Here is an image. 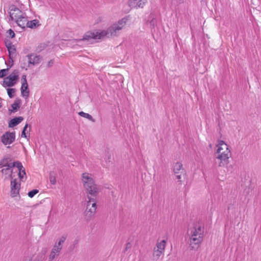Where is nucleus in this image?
<instances>
[{
  "instance_id": "obj_48",
  "label": "nucleus",
  "mask_w": 261,
  "mask_h": 261,
  "mask_svg": "<svg viewBox=\"0 0 261 261\" xmlns=\"http://www.w3.org/2000/svg\"><path fill=\"white\" fill-rule=\"evenodd\" d=\"M178 182H179V184H181V180H178Z\"/></svg>"
},
{
  "instance_id": "obj_11",
  "label": "nucleus",
  "mask_w": 261,
  "mask_h": 261,
  "mask_svg": "<svg viewBox=\"0 0 261 261\" xmlns=\"http://www.w3.org/2000/svg\"><path fill=\"white\" fill-rule=\"evenodd\" d=\"M15 17V21L18 26L21 27L23 30H24L25 27H27V22L28 21L27 17L22 15H14Z\"/></svg>"
},
{
  "instance_id": "obj_18",
  "label": "nucleus",
  "mask_w": 261,
  "mask_h": 261,
  "mask_svg": "<svg viewBox=\"0 0 261 261\" xmlns=\"http://www.w3.org/2000/svg\"><path fill=\"white\" fill-rule=\"evenodd\" d=\"M67 237L66 236H61L58 240L54 244V246L56 248H58L59 249L62 250L63 244L65 242L66 240Z\"/></svg>"
},
{
  "instance_id": "obj_22",
  "label": "nucleus",
  "mask_w": 261,
  "mask_h": 261,
  "mask_svg": "<svg viewBox=\"0 0 261 261\" xmlns=\"http://www.w3.org/2000/svg\"><path fill=\"white\" fill-rule=\"evenodd\" d=\"M184 170V169L182 168V165L181 163L177 162L175 164L173 169V171L175 174H179L180 171H181V173H182Z\"/></svg>"
},
{
  "instance_id": "obj_19",
  "label": "nucleus",
  "mask_w": 261,
  "mask_h": 261,
  "mask_svg": "<svg viewBox=\"0 0 261 261\" xmlns=\"http://www.w3.org/2000/svg\"><path fill=\"white\" fill-rule=\"evenodd\" d=\"M8 50L9 52V57L10 60H11V63L13 64L14 61L13 58L16 56V49L14 45L12 46V47H8Z\"/></svg>"
},
{
  "instance_id": "obj_27",
  "label": "nucleus",
  "mask_w": 261,
  "mask_h": 261,
  "mask_svg": "<svg viewBox=\"0 0 261 261\" xmlns=\"http://www.w3.org/2000/svg\"><path fill=\"white\" fill-rule=\"evenodd\" d=\"M56 173L54 171H50L49 172V181L52 185L56 184Z\"/></svg>"
},
{
  "instance_id": "obj_36",
  "label": "nucleus",
  "mask_w": 261,
  "mask_h": 261,
  "mask_svg": "<svg viewBox=\"0 0 261 261\" xmlns=\"http://www.w3.org/2000/svg\"><path fill=\"white\" fill-rule=\"evenodd\" d=\"M5 44H6V47L7 48H8V47H9V48H10V47H12V46L14 45H12V42L10 40H8L6 41H5Z\"/></svg>"
},
{
  "instance_id": "obj_38",
  "label": "nucleus",
  "mask_w": 261,
  "mask_h": 261,
  "mask_svg": "<svg viewBox=\"0 0 261 261\" xmlns=\"http://www.w3.org/2000/svg\"><path fill=\"white\" fill-rule=\"evenodd\" d=\"M132 247V244H130V242H128V243H127L126 244V246H125V249H124V252L127 251L128 249H130Z\"/></svg>"
},
{
  "instance_id": "obj_23",
  "label": "nucleus",
  "mask_w": 261,
  "mask_h": 261,
  "mask_svg": "<svg viewBox=\"0 0 261 261\" xmlns=\"http://www.w3.org/2000/svg\"><path fill=\"white\" fill-rule=\"evenodd\" d=\"M164 251L159 250L156 248H154L153 256L154 259H158L161 255L163 254Z\"/></svg>"
},
{
  "instance_id": "obj_42",
  "label": "nucleus",
  "mask_w": 261,
  "mask_h": 261,
  "mask_svg": "<svg viewBox=\"0 0 261 261\" xmlns=\"http://www.w3.org/2000/svg\"><path fill=\"white\" fill-rule=\"evenodd\" d=\"M21 136V137L27 138V136L26 135L25 132H24L22 131Z\"/></svg>"
},
{
  "instance_id": "obj_9",
  "label": "nucleus",
  "mask_w": 261,
  "mask_h": 261,
  "mask_svg": "<svg viewBox=\"0 0 261 261\" xmlns=\"http://www.w3.org/2000/svg\"><path fill=\"white\" fill-rule=\"evenodd\" d=\"M12 161V159L11 156L8 155L5 156L3 159H2L0 161V168L8 167H14L16 164V161L14 162H11Z\"/></svg>"
},
{
  "instance_id": "obj_6",
  "label": "nucleus",
  "mask_w": 261,
  "mask_h": 261,
  "mask_svg": "<svg viewBox=\"0 0 261 261\" xmlns=\"http://www.w3.org/2000/svg\"><path fill=\"white\" fill-rule=\"evenodd\" d=\"M203 237L201 236L197 237H191L189 238V248L190 250H197L199 247L200 245L202 242Z\"/></svg>"
},
{
  "instance_id": "obj_10",
  "label": "nucleus",
  "mask_w": 261,
  "mask_h": 261,
  "mask_svg": "<svg viewBox=\"0 0 261 261\" xmlns=\"http://www.w3.org/2000/svg\"><path fill=\"white\" fill-rule=\"evenodd\" d=\"M15 167L17 168L19 170L18 176L20 180L24 181L27 179L26 172L25 168L23 167L21 163L19 161H16Z\"/></svg>"
},
{
  "instance_id": "obj_2",
  "label": "nucleus",
  "mask_w": 261,
  "mask_h": 261,
  "mask_svg": "<svg viewBox=\"0 0 261 261\" xmlns=\"http://www.w3.org/2000/svg\"><path fill=\"white\" fill-rule=\"evenodd\" d=\"M82 181L87 198L96 199V197L100 191V188L95 184L91 175L87 172L83 173L82 175Z\"/></svg>"
},
{
  "instance_id": "obj_20",
  "label": "nucleus",
  "mask_w": 261,
  "mask_h": 261,
  "mask_svg": "<svg viewBox=\"0 0 261 261\" xmlns=\"http://www.w3.org/2000/svg\"><path fill=\"white\" fill-rule=\"evenodd\" d=\"M41 24L39 23V21L37 19H34L31 21H28L27 22V28L31 29H36Z\"/></svg>"
},
{
  "instance_id": "obj_14",
  "label": "nucleus",
  "mask_w": 261,
  "mask_h": 261,
  "mask_svg": "<svg viewBox=\"0 0 261 261\" xmlns=\"http://www.w3.org/2000/svg\"><path fill=\"white\" fill-rule=\"evenodd\" d=\"M28 62L30 64L36 65L40 62L41 57L39 55L34 56L33 54L28 55Z\"/></svg>"
},
{
  "instance_id": "obj_13",
  "label": "nucleus",
  "mask_w": 261,
  "mask_h": 261,
  "mask_svg": "<svg viewBox=\"0 0 261 261\" xmlns=\"http://www.w3.org/2000/svg\"><path fill=\"white\" fill-rule=\"evenodd\" d=\"M147 0H128V4L131 8H143Z\"/></svg>"
},
{
  "instance_id": "obj_17",
  "label": "nucleus",
  "mask_w": 261,
  "mask_h": 261,
  "mask_svg": "<svg viewBox=\"0 0 261 261\" xmlns=\"http://www.w3.org/2000/svg\"><path fill=\"white\" fill-rule=\"evenodd\" d=\"M21 95L27 98L29 96L30 91L28 88V84L22 83L20 88Z\"/></svg>"
},
{
  "instance_id": "obj_46",
  "label": "nucleus",
  "mask_w": 261,
  "mask_h": 261,
  "mask_svg": "<svg viewBox=\"0 0 261 261\" xmlns=\"http://www.w3.org/2000/svg\"><path fill=\"white\" fill-rule=\"evenodd\" d=\"M108 160H109V162H110V156H109L108 157Z\"/></svg>"
},
{
  "instance_id": "obj_28",
  "label": "nucleus",
  "mask_w": 261,
  "mask_h": 261,
  "mask_svg": "<svg viewBox=\"0 0 261 261\" xmlns=\"http://www.w3.org/2000/svg\"><path fill=\"white\" fill-rule=\"evenodd\" d=\"M44 258L43 254L39 253L34 258L30 259L28 261H43Z\"/></svg>"
},
{
  "instance_id": "obj_35",
  "label": "nucleus",
  "mask_w": 261,
  "mask_h": 261,
  "mask_svg": "<svg viewBox=\"0 0 261 261\" xmlns=\"http://www.w3.org/2000/svg\"><path fill=\"white\" fill-rule=\"evenodd\" d=\"M54 64V60L52 59L48 62L46 66L47 68H50L53 66Z\"/></svg>"
},
{
  "instance_id": "obj_39",
  "label": "nucleus",
  "mask_w": 261,
  "mask_h": 261,
  "mask_svg": "<svg viewBox=\"0 0 261 261\" xmlns=\"http://www.w3.org/2000/svg\"><path fill=\"white\" fill-rule=\"evenodd\" d=\"M22 80V83L27 84V76L26 75H23L21 77Z\"/></svg>"
},
{
  "instance_id": "obj_15",
  "label": "nucleus",
  "mask_w": 261,
  "mask_h": 261,
  "mask_svg": "<svg viewBox=\"0 0 261 261\" xmlns=\"http://www.w3.org/2000/svg\"><path fill=\"white\" fill-rule=\"evenodd\" d=\"M61 251V250L53 246L48 256V261H53L54 259L58 257L60 255Z\"/></svg>"
},
{
  "instance_id": "obj_33",
  "label": "nucleus",
  "mask_w": 261,
  "mask_h": 261,
  "mask_svg": "<svg viewBox=\"0 0 261 261\" xmlns=\"http://www.w3.org/2000/svg\"><path fill=\"white\" fill-rule=\"evenodd\" d=\"M6 168H3L2 169L1 172L3 174H8L9 172H10V171L11 170V169L12 167H6Z\"/></svg>"
},
{
  "instance_id": "obj_45",
  "label": "nucleus",
  "mask_w": 261,
  "mask_h": 261,
  "mask_svg": "<svg viewBox=\"0 0 261 261\" xmlns=\"http://www.w3.org/2000/svg\"><path fill=\"white\" fill-rule=\"evenodd\" d=\"M8 62H9V65H10L11 64V60H10V59H9V60Z\"/></svg>"
},
{
  "instance_id": "obj_12",
  "label": "nucleus",
  "mask_w": 261,
  "mask_h": 261,
  "mask_svg": "<svg viewBox=\"0 0 261 261\" xmlns=\"http://www.w3.org/2000/svg\"><path fill=\"white\" fill-rule=\"evenodd\" d=\"M204 229L200 225H195L193 229L191 230L190 236L191 237H197L201 236L203 237Z\"/></svg>"
},
{
  "instance_id": "obj_1",
  "label": "nucleus",
  "mask_w": 261,
  "mask_h": 261,
  "mask_svg": "<svg viewBox=\"0 0 261 261\" xmlns=\"http://www.w3.org/2000/svg\"><path fill=\"white\" fill-rule=\"evenodd\" d=\"M126 19L123 18L119 20L117 23L113 24L109 27L107 30H103L100 32L88 31L85 33L83 38L76 40L77 42L86 41L90 42L92 39H100L109 34L111 36H115L117 33L121 30L123 27L126 24Z\"/></svg>"
},
{
  "instance_id": "obj_44",
  "label": "nucleus",
  "mask_w": 261,
  "mask_h": 261,
  "mask_svg": "<svg viewBox=\"0 0 261 261\" xmlns=\"http://www.w3.org/2000/svg\"><path fill=\"white\" fill-rule=\"evenodd\" d=\"M176 177L177 179H180L181 178V175L178 174H176Z\"/></svg>"
},
{
  "instance_id": "obj_29",
  "label": "nucleus",
  "mask_w": 261,
  "mask_h": 261,
  "mask_svg": "<svg viewBox=\"0 0 261 261\" xmlns=\"http://www.w3.org/2000/svg\"><path fill=\"white\" fill-rule=\"evenodd\" d=\"M10 12L14 11L17 12L16 15H18L19 13H20L21 11L14 5H11L9 7Z\"/></svg>"
},
{
  "instance_id": "obj_26",
  "label": "nucleus",
  "mask_w": 261,
  "mask_h": 261,
  "mask_svg": "<svg viewBox=\"0 0 261 261\" xmlns=\"http://www.w3.org/2000/svg\"><path fill=\"white\" fill-rule=\"evenodd\" d=\"M166 241L165 240H162L160 242H158L156 244V249L164 251L166 246Z\"/></svg>"
},
{
  "instance_id": "obj_5",
  "label": "nucleus",
  "mask_w": 261,
  "mask_h": 261,
  "mask_svg": "<svg viewBox=\"0 0 261 261\" xmlns=\"http://www.w3.org/2000/svg\"><path fill=\"white\" fill-rule=\"evenodd\" d=\"M15 139V132H6L1 137V141L5 145L12 144Z\"/></svg>"
},
{
  "instance_id": "obj_24",
  "label": "nucleus",
  "mask_w": 261,
  "mask_h": 261,
  "mask_svg": "<svg viewBox=\"0 0 261 261\" xmlns=\"http://www.w3.org/2000/svg\"><path fill=\"white\" fill-rule=\"evenodd\" d=\"M13 64L11 63L10 65H8L7 68L2 69L0 70V78H3L8 74V72L10 68L12 67Z\"/></svg>"
},
{
  "instance_id": "obj_7",
  "label": "nucleus",
  "mask_w": 261,
  "mask_h": 261,
  "mask_svg": "<svg viewBox=\"0 0 261 261\" xmlns=\"http://www.w3.org/2000/svg\"><path fill=\"white\" fill-rule=\"evenodd\" d=\"M17 76L9 75L4 79L2 85L4 87L14 86L17 81Z\"/></svg>"
},
{
  "instance_id": "obj_31",
  "label": "nucleus",
  "mask_w": 261,
  "mask_h": 261,
  "mask_svg": "<svg viewBox=\"0 0 261 261\" xmlns=\"http://www.w3.org/2000/svg\"><path fill=\"white\" fill-rule=\"evenodd\" d=\"M39 192V190L37 189H34L30 192H29L28 195V196L30 198L33 197L36 194Z\"/></svg>"
},
{
  "instance_id": "obj_25",
  "label": "nucleus",
  "mask_w": 261,
  "mask_h": 261,
  "mask_svg": "<svg viewBox=\"0 0 261 261\" xmlns=\"http://www.w3.org/2000/svg\"><path fill=\"white\" fill-rule=\"evenodd\" d=\"M79 115L81 117L87 118L88 120H89L93 122H95V119H94L93 118V117L91 115H90V114H89L88 113H86L83 111H81L79 113Z\"/></svg>"
},
{
  "instance_id": "obj_41",
  "label": "nucleus",
  "mask_w": 261,
  "mask_h": 261,
  "mask_svg": "<svg viewBox=\"0 0 261 261\" xmlns=\"http://www.w3.org/2000/svg\"><path fill=\"white\" fill-rule=\"evenodd\" d=\"M9 13H10V19L11 20H14L13 15H14V13H12L11 12H10Z\"/></svg>"
},
{
  "instance_id": "obj_16",
  "label": "nucleus",
  "mask_w": 261,
  "mask_h": 261,
  "mask_svg": "<svg viewBox=\"0 0 261 261\" xmlns=\"http://www.w3.org/2000/svg\"><path fill=\"white\" fill-rule=\"evenodd\" d=\"M23 120V118L21 116L15 117L9 121L8 126L11 128L19 124Z\"/></svg>"
},
{
  "instance_id": "obj_30",
  "label": "nucleus",
  "mask_w": 261,
  "mask_h": 261,
  "mask_svg": "<svg viewBox=\"0 0 261 261\" xmlns=\"http://www.w3.org/2000/svg\"><path fill=\"white\" fill-rule=\"evenodd\" d=\"M16 92L15 88H8L7 93L9 97L11 98H13L14 96V93Z\"/></svg>"
},
{
  "instance_id": "obj_4",
  "label": "nucleus",
  "mask_w": 261,
  "mask_h": 261,
  "mask_svg": "<svg viewBox=\"0 0 261 261\" xmlns=\"http://www.w3.org/2000/svg\"><path fill=\"white\" fill-rule=\"evenodd\" d=\"M87 201L86 208L84 212L85 219L89 221L95 216L97 209L96 199L89 198Z\"/></svg>"
},
{
  "instance_id": "obj_32",
  "label": "nucleus",
  "mask_w": 261,
  "mask_h": 261,
  "mask_svg": "<svg viewBox=\"0 0 261 261\" xmlns=\"http://www.w3.org/2000/svg\"><path fill=\"white\" fill-rule=\"evenodd\" d=\"M46 46L47 45L45 43H41L37 47V50H38V52H40L44 50Z\"/></svg>"
},
{
  "instance_id": "obj_3",
  "label": "nucleus",
  "mask_w": 261,
  "mask_h": 261,
  "mask_svg": "<svg viewBox=\"0 0 261 261\" xmlns=\"http://www.w3.org/2000/svg\"><path fill=\"white\" fill-rule=\"evenodd\" d=\"M217 146L218 148L217 153H218V155L217 156V159L220 160L219 166H226L229 164V159L231 156L230 150L227 144L222 140L220 141Z\"/></svg>"
},
{
  "instance_id": "obj_34",
  "label": "nucleus",
  "mask_w": 261,
  "mask_h": 261,
  "mask_svg": "<svg viewBox=\"0 0 261 261\" xmlns=\"http://www.w3.org/2000/svg\"><path fill=\"white\" fill-rule=\"evenodd\" d=\"M8 33L9 34V37L11 38H13L15 37V34L14 32V31L12 29H9L8 31Z\"/></svg>"
},
{
  "instance_id": "obj_37",
  "label": "nucleus",
  "mask_w": 261,
  "mask_h": 261,
  "mask_svg": "<svg viewBox=\"0 0 261 261\" xmlns=\"http://www.w3.org/2000/svg\"><path fill=\"white\" fill-rule=\"evenodd\" d=\"M19 71L17 69H15V70H14L11 73V74H10V75H15V76H17V80H18L19 79Z\"/></svg>"
},
{
  "instance_id": "obj_40",
  "label": "nucleus",
  "mask_w": 261,
  "mask_h": 261,
  "mask_svg": "<svg viewBox=\"0 0 261 261\" xmlns=\"http://www.w3.org/2000/svg\"><path fill=\"white\" fill-rule=\"evenodd\" d=\"M8 178H10L11 180H14L13 176L12 175V170L10 171V174L9 175Z\"/></svg>"
},
{
  "instance_id": "obj_8",
  "label": "nucleus",
  "mask_w": 261,
  "mask_h": 261,
  "mask_svg": "<svg viewBox=\"0 0 261 261\" xmlns=\"http://www.w3.org/2000/svg\"><path fill=\"white\" fill-rule=\"evenodd\" d=\"M11 196L12 197H16L19 195V192L20 188V184L17 182V179L15 178L14 180H11Z\"/></svg>"
},
{
  "instance_id": "obj_43",
  "label": "nucleus",
  "mask_w": 261,
  "mask_h": 261,
  "mask_svg": "<svg viewBox=\"0 0 261 261\" xmlns=\"http://www.w3.org/2000/svg\"><path fill=\"white\" fill-rule=\"evenodd\" d=\"M28 127V123H27V124H25V125H24V127H23V129H22V132H26V130H27V129Z\"/></svg>"
},
{
  "instance_id": "obj_47",
  "label": "nucleus",
  "mask_w": 261,
  "mask_h": 261,
  "mask_svg": "<svg viewBox=\"0 0 261 261\" xmlns=\"http://www.w3.org/2000/svg\"><path fill=\"white\" fill-rule=\"evenodd\" d=\"M2 104L1 102H0V109L2 108Z\"/></svg>"
},
{
  "instance_id": "obj_21",
  "label": "nucleus",
  "mask_w": 261,
  "mask_h": 261,
  "mask_svg": "<svg viewBox=\"0 0 261 261\" xmlns=\"http://www.w3.org/2000/svg\"><path fill=\"white\" fill-rule=\"evenodd\" d=\"M20 99H18V102H16V101H14V102L11 105V107L12 108V109L9 110V111H10V113L11 114L12 113L17 112L20 107Z\"/></svg>"
}]
</instances>
